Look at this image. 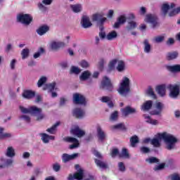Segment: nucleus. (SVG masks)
<instances>
[{
	"label": "nucleus",
	"mask_w": 180,
	"mask_h": 180,
	"mask_svg": "<svg viewBox=\"0 0 180 180\" xmlns=\"http://www.w3.org/2000/svg\"><path fill=\"white\" fill-rule=\"evenodd\" d=\"M159 140H162L167 145V150H172L175 147V144L178 143V139L171 134L163 132L158 134Z\"/></svg>",
	"instance_id": "nucleus-1"
},
{
	"label": "nucleus",
	"mask_w": 180,
	"mask_h": 180,
	"mask_svg": "<svg viewBox=\"0 0 180 180\" xmlns=\"http://www.w3.org/2000/svg\"><path fill=\"white\" fill-rule=\"evenodd\" d=\"M20 110L22 113H30V115H34V116H37V121L40 122V120H43L45 116L44 113H42L43 110L41 108H39L36 106H31L29 108H26L22 106H20Z\"/></svg>",
	"instance_id": "nucleus-2"
},
{
	"label": "nucleus",
	"mask_w": 180,
	"mask_h": 180,
	"mask_svg": "<svg viewBox=\"0 0 180 180\" xmlns=\"http://www.w3.org/2000/svg\"><path fill=\"white\" fill-rule=\"evenodd\" d=\"M117 91L121 96L124 97L130 94V79L128 77H124L122 79Z\"/></svg>",
	"instance_id": "nucleus-3"
},
{
	"label": "nucleus",
	"mask_w": 180,
	"mask_h": 180,
	"mask_svg": "<svg viewBox=\"0 0 180 180\" xmlns=\"http://www.w3.org/2000/svg\"><path fill=\"white\" fill-rule=\"evenodd\" d=\"M167 89L169 91V96L173 99H176L179 96L180 86L179 84H169Z\"/></svg>",
	"instance_id": "nucleus-4"
},
{
	"label": "nucleus",
	"mask_w": 180,
	"mask_h": 180,
	"mask_svg": "<svg viewBox=\"0 0 180 180\" xmlns=\"http://www.w3.org/2000/svg\"><path fill=\"white\" fill-rule=\"evenodd\" d=\"M17 21L22 25L28 26V25L33 22V17H32L30 14L20 13L17 15Z\"/></svg>",
	"instance_id": "nucleus-5"
},
{
	"label": "nucleus",
	"mask_w": 180,
	"mask_h": 180,
	"mask_svg": "<svg viewBox=\"0 0 180 180\" xmlns=\"http://www.w3.org/2000/svg\"><path fill=\"white\" fill-rule=\"evenodd\" d=\"M100 89L103 91H109L112 92L113 91V84L110 82V79H108V77H104L99 86Z\"/></svg>",
	"instance_id": "nucleus-6"
},
{
	"label": "nucleus",
	"mask_w": 180,
	"mask_h": 180,
	"mask_svg": "<svg viewBox=\"0 0 180 180\" xmlns=\"http://www.w3.org/2000/svg\"><path fill=\"white\" fill-rule=\"evenodd\" d=\"M146 20L148 23H151L153 29L158 27L160 22H158V17L155 14H148L146 16Z\"/></svg>",
	"instance_id": "nucleus-7"
},
{
	"label": "nucleus",
	"mask_w": 180,
	"mask_h": 180,
	"mask_svg": "<svg viewBox=\"0 0 180 180\" xmlns=\"http://www.w3.org/2000/svg\"><path fill=\"white\" fill-rule=\"evenodd\" d=\"M73 102L75 103V105H86V99L82 94L75 93L73 94Z\"/></svg>",
	"instance_id": "nucleus-8"
},
{
	"label": "nucleus",
	"mask_w": 180,
	"mask_h": 180,
	"mask_svg": "<svg viewBox=\"0 0 180 180\" xmlns=\"http://www.w3.org/2000/svg\"><path fill=\"white\" fill-rule=\"evenodd\" d=\"M63 140L66 141V143H73L72 145H70V150H74V148H78V147H79V141L76 138L67 136L64 138Z\"/></svg>",
	"instance_id": "nucleus-9"
},
{
	"label": "nucleus",
	"mask_w": 180,
	"mask_h": 180,
	"mask_svg": "<svg viewBox=\"0 0 180 180\" xmlns=\"http://www.w3.org/2000/svg\"><path fill=\"white\" fill-rule=\"evenodd\" d=\"M82 180L84 179V170L82 169H79L76 173L73 175L70 174L68 177V180Z\"/></svg>",
	"instance_id": "nucleus-10"
},
{
	"label": "nucleus",
	"mask_w": 180,
	"mask_h": 180,
	"mask_svg": "<svg viewBox=\"0 0 180 180\" xmlns=\"http://www.w3.org/2000/svg\"><path fill=\"white\" fill-rule=\"evenodd\" d=\"M70 133L72 134V136L81 139V137H84V135L85 134V131L79 129V127L76 126L70 130Z\"/></svg>",
	"instance_id": "nucleus-11"
},
{
	"label": "nucleus",
	"mask_w": 180,
	"mask_h": 180,
	"mask_svg": "<svg viewBox=\"0 0 180 180\" xmlns=\"http://www.w3.org/2000/svg\"><path fill=\"white\" fill-rule=\"evenodd\" d=\"M78 155V153H73L72 155H68V153H63L62 155V161L64 162V164H67V162H69V161H72V160L77 158Z\"/></svg>",
	"instance_id": "nucleus-12"
},
{
	"label": "nucleus",
	"mask_w": 180,
	"mask_h": 180,
	"mask_svg": "<svg viewBox=\"0 0 180 180\" xmlns=\"http://www.w3.org/2000/svg\"><path fill=\"white\" fill-rule=\"evenodd\" d=\"M136 112L137 110L136 108H131L130 105H127L122 110V113L125 117L129 116V115H134Z\"/></svg>",
	"instance_id": "nucleus-13"
},
{
	"label": "nucleus",
	"mask_w": 180,
	"mask_h": 180,
	"mask_svg": "<svg viewBox=\"0 0 180 180\" xmlns=\"http://www.w3.org/2000/svg\"><path fill=\"white\" fill-rule=\"evenodd\" d=\"M72 115L76 119H82L85 116V111L82 108H76L73 110Z\"/></svg>",
	"instance_id": "nucleus-14"
},
{
	"label": "nucleus",
	"mask_w": 180,
	"mask_h": 180,
	"mask_svg": "<svg viewBox=\"0 0 180 180\" xmlns=\"http://www.w3.org/2000/svg\"><path fill=\"white\" fill-rule=\"evenodd\" d=\"M81 25L84 29H88V27H91V26H92V22H91L89 17L87 15H83L82 17Z\"/></svg>",
	"instance_id": "nucleus-15"
},
{
	"label": "nucleus",
	"mask_w": 180,
	"mask_h": 180,
	"mask_svg": "<svg viewBox=\"0 0 180 180\" xmlns=\"http://www.w3.org/2000/svg\"><path fill=\"white\" fill-rule=\"evenodd\" d=\"M97 137L98 141H101V143L103 142L106 139V134H105V131L102 130L101 126L97 127Z\"/></svg>",
	"instance_id": "nucleus-16"
},
{
	"label": "nucleus",
	"mask_w": 180,
	"mask_h": 180,
	"mask_svg": "<svg viewBox=\"0 0 180 180\" xmlns=\"http://www.w3.org/2000/svg\"><path fill=\"white\" fill-rule=\"evenodd\" d=\"M127 20V18L124 15H120L117 19V22L114 24V27L115 29H119L120 25H124V22Z\"/></svg>",
	"instance_id": "nucleus-17"
},
{
	"label": "nucleus",
	"mask_w": 180,
	"mask_h": 180,
	"mask_svg": "<svg viewBox=\"0 0 180 180\" xmlns=\"http://www.w3.org/2000/svg\"><path fill=\"white\" fill-rule=\"evenodd\" d=\"M25 99H32L36 96V92L32 90H24L22 94Z\"/></svg>",
	"instance_id": "nucleus-18"
},
{
	"label": "nucleus",
	"mask_w": 180,
	"mask_h": 180,
	"mask_svg": "<svg viewBox=\"0 0 180 180\" xmlns=\"http://www.w3.org/2000/svg\"><path fill=\"white\" fill-rule=\"evenodd\" d=\"M156 109L152 111V115H159L162 113V109H164V104L161 102L156 103Z\"/></svg>",
	"instance_id": "nucleus-19"
},
{
	"label": "nucleus",
	"mask_w": 180,
	"mask_h": 180,
	"mask_svg": "<svg viewBox=\"0 0 180 180\" xmlns=\"http://www.w3.org/2000/svg\"><path fill=\"white\" fill-rule=\"evenodd\" d=\"M49 30H50V27L49 26L42 25L37 30V33L39 36H43V34H46Z\"/></svg>",
	"instance_id": "nucleus-20"
},
{
	"label": "nucleus",
	"mask_w": 180,
	"mask_h": 180,
	"mask_svg": "<svg viewBox=\"0 0 180 180\" xmlns=\"http://www.w3.org/2000/svg\"><path fill=\"white\" fill-rule=\"evenodd\" d=\"M153 108V101H147L141 105V110L144 112L150 110Z\"/></svg>",
	"instance_id": "nucleus-21"
},
{
	"label": "nucleus",
	"mask_w": 180,
	"mask_h": 180,
	"mask_svg": "<svg viewBox=\"0 0 180 180\" xmlns=\"http://www.w3.org/2000/svg\"><path fill=\"white\" fill-rule=\"evenodd\" d=\"M143 50H144V53H149L151 52V44H150V42L148 41V39H144L143 42Z\"/></svg>",
	"instance_id": "nucleus-22"
},
{
	"label": "nucleus",
	"mask_w": 180,
	"mask_h": 180,
	"mask_svg": "<svg viewBox=\"0 0 180 180\" xmlns=\"http://www.w3.org/2000/svg\"><path fill=\"white\" fill-rule=\"evenodd\" d=\"M119 158H125L127 160H129V158H130L129 150H127V148H122L121 153L119 155Z\"/></svg>",
	"instance_id": "nucleus-23"
},
{
	"label": "nucleus",
	"mask_w": 180,
	"mask_h": 180,
	"mask_svg": "<svg viewBox=\"0 0 180 180\" xmlns=\"http://www.w3.org/2000/svg\"><path fill=\"white\" fill-rule=\"evenodd\" d=\"M65 44L64 42H56L53 41L51 44V47L52 50H58V49H61V47H65Z\"/></svg>",
	"instance_id": "nucleus-24"
},
{
	"label": "nucleus",
	"mask_w": 180,
	"mask_h": 180,
	"mask_svg": "<svg viewBox=\"0 0 180 180\" xmlns=\"http://www.w3.org/2000/svg\"><path fill=\"white\" fill-rule=\"evenodd\" d=\"M165 84H160L156 86V91L158 92V95L160 96H164L165 95Z\"/></svg>",
	"instance_id": "nucleus-25"
},
{
	"label": "nucleus",
	"mask_w": 180,
	"mask_h": 180,
	"mask_svg": "<svg viewBox=\"0 0 180 180\" xmlns=\"http://www.w3.org/2000/svg\"><path fill=\"white\" fill-rule=\"evenodd\" d=\"M91 75V72H89V70H85L79 76V79L80 81H86L87 79H89Z\"/></svg>",
	"instance_id": "nucleus-26"
},
{
	"label": "nucleus",
	"mask_w": 180,
	"mask_h": 180,
	"mask_svg": "<svg viewBox=\"0 0 180 180\" xmlns=\"http://www.w3.org/2000/svg\"><path fill=\"white\" fill-rule=\"evenodd\" d=\"M179 56L178 51L169 52L167 54L166 58L168 61H171V60H175Z\"/></svg>",
	"instance_id": "nucleus-27"
},
{
	"label": "nucleus",
	"mask_w": 180,
	"mask_h": 180,
	"mask_svg": "<svg viewBox=\"0 0 180 180\" xmlns=\"http://www.w3.org/2000/svg\"><path fill=\"white\" fill-rule=\"evenodd\" d=\"M94 162L97 167H99V168H101L102 169H108V164H106V162L98 159H94Z\"/></svg>",
	"instance_id": "nucleus-28"
},
{
	"label": "nucleus",
	"mask_w": 180,
	"mask_h": 180,
	"mask_svg": "<svg viewBox=\"0 0 180 180\" xmlns=\"http://www.w3.org/2000/svg\"><path fill=\"white\" fill-rule=\"evenodd\" d=\"M144 119L146 120V123L149 124H153V126H157L158 124V120H153L150 115H143Z\"/></svg>",
	"instance_id": "nucleus-29"
},
{
	"label": "nucleus",
	"mask_w": 180,
	"mask_h": 180,
	"mask_svg": "<svg viewBox=\"0 0 180 180\" xmlns=\"http://www.w3.org/2000/svg\"><path fill=\"white\" fill-rule=\"evenodd\" d=\"M102 19H103V14L102 13H97L92 15L93 22H97V25L102 20Z\"/></svg>",
	"instance_id": "nucleus-30"
},
{
	"label": "nucleus",
	"mask_w": 180,
	"mask_h": 180,
	"mask_svg": "<svg viewBox=\"0 0 180 180\" xmlns=\"http://www.w3.org/2000/svg\"><path fill=\"white\" fill-rule=\"evenodd\" d=\"M6 157H8L9 158H13L15 157V149H13V147L9 146L7 148L6 153Z\"/></svg>",
	"instance_id": "nucleus-31"
},
{
	"label": "nucleus",
	"mask_w": 180,
	"mask_h": 180,
	"mask_svg": "<svg viewBox=\"0 0 180 180\" xmlns=\"http://www.w3.org/2000/svg\"><path fill=\"white\" fill-rule=\"evenodd\" d=\"M112 129L113 130H122V131H126V130H127V128H126V126L123 123H120V124L113 125L112 127Z\"/></svg>",
	"instance_id": "nucleus-32"
},
{
	"label": "nucleus",
	"mask_w": 180,
	"mask_h": 180,
	"mask_svg": "<svg viewBox=\"0 0 180 180\" xmlns=\"http://www.w3.org/2000/svg\"><path fill=\"white\" fill-rule=\"evenodd\" d=\"M70 8L75 13H79V12L82 11V6L81 4H72Z\"/></svg>",
	"instance_id": "nucleus-33"
},
{
	"label": "nucleus",
	"mask_w": 180,
	"mask_h": 180,
	"mask_svg": "<svg viewBox=\"0 0 180 180\" xmlns=\"http://www.w3.org/2000/svg\"><path fill=\"white\" fill-rule=\"evenodd\" d=\"M58 126H60V122H56L51 128L47 129L46 131H48V133H50V134H56V131Z\"/></svg>",
	"instance_id": "nucleus-34"
},
{
	"label": "nucleus",
	"mask_w": 180,
	"mask_h": 180,
	"mask_svg": "<svg viewBox=\"0 0 180 180\" xmlns=\"http://www.w3.org/2000/svg\"><path fill=\"white\" fill-rule=\"evenodd\" d=\"M167 68L168 71H170V72H180V65L167 66Z\"/></svg>",
	"instance_id": "nucleus-35"
},
{
	"label": "nucleus",
	"mask_w": 180,
	"mask_h": 180,
	"mask_svg": "<svg viewBox=\"0 0 180 180\" xmlns=\"http://www.w3.org/2000/svg\"><path fill=\"white\" fill-rule=\"evenodd\" d=\"M129 141L132 147H136V144L139 143L140 141L139 136L134 135L130 138Z\"/></svg>",
	"instance_id": "nucleus-36"
},
{
	"label": "nucleus",
	"mask_w": 180,
	"mask_h": 180,
	"mask_svg": "<svg viewBox=\"0 0 180 180\" xmlns=\"http://www.w3.org/2000/svg\"><path fill=\"white\" fill-rule=\"evenodd\" d=\"M116 37H117V32H116V31H112L106 36L107 40H113V39H116Z\"/></svg>",
	"instance_id": "nucleus-37"
},
{
	"label": "nucleus",
	"mask_w": 180,
	"mask_h": 180,
	"mask_svg": "<svg viewBox=\"0 0 180 180\" xmlns=\"http://www.w3.org/2000/svg\"><path fill=\"white\" fill-rule=\"evenodd\" d=\"M1 160L4 162L5 165H1L0 168H5V167H9V165H12V164H13V160L11 159H7L6 162L4 158H1Z\"/></svg>",
	"instance_id": "nucleus-38"
},
{
	"label": "nucleus",
	"mask_w": 180,
	"mask_h": 180,
	"mask_svg": "<svg viewBox=\"0 0 180 180\" xmlns=\"http://www.w3.org/2000/svg\"><path fill=\"white\" fill-rule=\"evenodd\" d=\"M137 27V23L134 21L128 22V25L127 26V30H133Z\"/></svg>",
	"instance_id": "nucleus-39"
},
{
	"label": "nucleus",
	"mask_w": 180,
	"mask_h": 180,
	"mask_svg": "<svg viewBox=\"0 0 180 180\" xmlns=\"http://www.w3.org/2000/svg\"><path fill=\"white\" fill-rule=\"evenodd\" d=\"M150 144L153 146V147L159 148L161 147V142H160V139L157 138H154L150 141Z\"/></svg>",
	"instance_id": "nucleus-40"
},
{
	"label": "nucleus",
	"mask_w": 180,
	"mask_h": 180,
	"mask_svg": "<svg viewBox=\"0 0 180 180\" xmlns=\"http://www.w3.org/2000/svg\"><path fill=\"white\" fill-rule=\"evenodd\" d=\"M117 70L119 72H122L125 70V65L123 60H120L118 63V65L117 67Z\"/></svg>",
	"instance_id": "nucleus-41"
},
{
	"label": "nucleus",
	"mask_w": 180,
	"mask_h": 180,
	"mask_svg": "<svg viewBox=\"0 0 180 180\" xmlns=\"http://www.w3.org/2000/svg\"><path fill=\"white\" fill-rule=\"evenodd\" d=\"M81 72V69L77 66H72L70 68V74H75L78 75Z\"/></svg>",
	"instance_id": "nucleus-42"
},
{
	"label": "nucleus",
	"mask_w": 180,
	"mask_h": 180,
	"mask_svg": "<svg viewBox=\"0 0 180 180\" xmlns=\"http://www.w3.org/2000/svg\"><path fill=\"white\" fill-rule=\"evenodd\" d=\"M30 53V51L29 50V49H22V51L21 52L22 59L25 60V59L27 58V57H29Z\"/></svg>",
	"instance_id": "nucleus-43"
},
{
	"label": "nucleus",
	"mask_w": 180,
	"mask_h": 180,
	"mask_svg": "<svg viewBox=\"0 0 180 180\" xmlns=\"http://www.w3.org/2000/svg\"><path fill=\"white\" fill-rule=\"evenodd\" d=\"M46 82L47 77L44 76L41 77L37 82L38 88H41V86H43V84H46Z\"/></svg>",
	"instance_id": "nucleus-44"
},
{
	"label": "nucleus",
	"mask_w": 180,
	"mask_h": 180,
	"mask_svg": "<svg viewBox=\"0 0 180 180\" xmlns=\"http://www.w3.org/2000/svg\"><path fill=\"white\" fill-rule=\"evenodd\" d=\"M169 9L170 6L167 4H165L162 6V12L165 16L168 13V11H169Z\"/></svg>",
	"instance_id": "nucleus-45"
},
{
	"label": "nucleus",
	"mask_w": 180,
	"mask_h": 180,
	"mask_svg": "<svg viewBox=\"0 0 180 180\" xmlns=\"http://www.w3.org/2000/svg\"><path fill=\"white\" fill-rule=\"evenodd\" d=\"M106 20H108V19H107L106 18H103V19H101V20H100V22H98L97 25H98V26L99 30H100L101 32H103V30L105 29V28L103 27V25H105V22Z\"/></svg>",
	"instance_id": "nucleus-46"
},
{
	"label": "nucleus",
	"mask_w": 180,
	"mask_h": 180,
	"mask_svg": "<svg viewBox=\"0 0 180 180\" xmlns=\"http://www.w3.org/2000/svg\"><path fill=\"white\" fill-rule=\"evenodd\" d=\"M119 155H120V152H119V149L117 148H113L110 153V155H111L112 158H115V157H119Z\"/></svg>",
	"instance_id": "nucleus-47"
},
{
	"label": "nucleus",
	"mask_w": 180,
	"mask_h": 180,
	"mask_svg": "<svg viewBox=\"0 0 180 180\" xmlns=\"http://www.w3.org/2000/svg\"><path fill=\"white\" fill-rule=\"evenodd\" d=\"M146 161L149 162V164H157L158 162H160V159L155 157H150L148 159H146Z\"/></svg>",
	"instance_id": "nucleus-48"
},
{
	"label": "nucleus",
	"mask_w": 180,
	"mask_h": 180,
	"mask_svg": "<svg viewBox=\"0 0 180 180\" xmlns=\"http://www.w3.org/2000/svg\"><path fill=\"white\" fill-rule=\"evenodd\" d=\"M117 117H119V112L117 111H115L110 115V120L112 122H116L117 120Z\"/></svg>",
	"instance_id": "nucleus-49"
},
{
	"label": "nucleus",
	"mask_w": 180,
	"mask_h": 180,
	"mask_svg": "<svg viewBox=\"0 0 180 180\" xmlns=\"http://www.w3.org/2000/svg\"><path fill=\"white\" fill-rule=\"evenodd\" d=\"M52 168L55 172H59L61 169V165L58 162H56L52 165Z\"/></svg>",
	"instance_id": "nucleus-50"
},
{
	"label": "nucleus",
	"mask_w": 180,
	"mask_h": 180,
	"mask_svg": "<svg viewBox=\"0 0 180 180\" xmlns=\"http://www.w3.org/2000/svg\"><path fill=\"white\" fill-rule=\"evenodd\" d=\"M116 63H117V60L116 59L112 60L110 62L108 65L110 71H112V70H115V65H116Z\"/></svg>",
	"instance_id": "nucleus-51"
},
{
	"label": "nucleus",
	"mask_w": 180,
	"mask_h": 180,
	"mask_svg": "<svg viewBox=\"0 0 180 180\" xmlns=\"http://www.w3.org/2000/svg\"><path fill=\"white\" fill-rule=\"evenodd\" d=\"M40 136H41V140L44 143H49V141H50L49 139V134H40Z\"/></svg>",
	"instance_id": "nucleus-52"
},
{
	"label": "nucleus",
	"mask_w": 180,
	"mask_h": 180,
	"mask_svg": "<svg viewBox=\"0 0 180 180\" xmlns=\"http://www.w3.org/2000/svg\"><path fill=\"white\" fill-rule=\"evenodd\" d=\"M43 53H44V49L41 47L39 51L34 54V58H39Z\"/></svg>",
	"instance_id": "nucleus-53"
},
{
	"label": "nucleus",
	"mask_w": 180,
	"mask_h": 180,
	"mask_svg": "<svg viewBox=\"0 0 180 180\" xmlns=\"http://www.w3.org/2000/svg\"><path fill=\"white\" fill-rule=\"evenodd\" d=\"M148 95L150 96H153V98H155V94L154 93V90L151 87V86H148V91H147Z\"/></svg>",
	"instance_id": "nucleus-54"
},
{
	"label": "nucleus",
	"mask_w": 180,
	"mask_h": 180,
	"mask_svg": "<svg viewBox=\"0 0 180 180\" xmlns=\"http://www.w3.org/2000/svg\"><path fill=\"white\" fill-rule=\"evenodd\" d=\"M100 101H101L103 103H108V102H110L111 98L109 96H103V97H101Z\"/></svg>",
	"instance_id": "nucleus-55"
},
{
	"label": "nucleus",
	"mask_w": 180,
	"mask_h": 180,
	"mask_svg": "<svg viewBox=\"0 0 180 180\" xmlns=\"http://www.w3.org/2000/svg\"><path fill=\"white\" fill-rule=\"evenodd\" d=\"M104 65H105V60H103V58L100 59L98 62V70H100V71H102V70H103Z\"/></svg>",
	"instance_id": "nucleus-56"
},
{
	"label": "nucleus",
	"mask_w": 180,
	"mask_h": 180,
	"mask_svg": "<svg viewBox=\"0 0 180 180\" xmlns=\"http://www.w3.org/2000/svg\"><path fill=\"white\" fill-rule=\"evenodd\" d=\"M56 85H57V84L55 82L50 83L49 86V92H53V91L56 89Z\"/></svg>",
	"instance_id": "nucleus-57"
},
{
	"label": "nucleus",
	"mask_w": 180,
	"mask_h": 180,
	"mask_svg": "<svg viewBox=\"0 0 180 180\" xmlns=\"http://www.w3.org/2000/svg\"><path fill=\"white\" fill-rule=\"evenodd\" d=\"M79 65L82 67V68H88V67H89V63L83 60L80 62Z\"/></svg>",
	"instance_id": "nucleus-58"
},
{
	"label": "nucleus",
	"mask_w": 180,
	"mask_h": 180,
	"mask_svg": "<svg viewBox=\"0 0 180 180\" xmlns=\"http://www.w3.org/2000/svg\"><path fill=\"white\" fill-rule=\"evenodd\" d=\"M12 137V134L9 133H5L0 134V140H3V139H9Z\"/></svg>",
	"instance_id": "nucleus-59"
},
{
	"label": "nucleus",
	"mask_w": 180,
	"mask_h": 180,
	"mask_svg": "<svg viewBox=\"0 0 180 180\" xmlns=\"http://www.w3.org/2000/svg\"><path fill=\"white\" fill-rule=\"evenodd\" d=\"M140 150L143 154H148V153H150V149L146 146L141 147Z\"/></svg>",
	"instance_id": "nucleus-60"
},
{
	"label": "nucleus",
	"mask_w": 180,
	"mask_h": 180,
	"mask_svg": "<svg viewBox=\"0 0 180 180\" xmlns=\"http://www.w3.org/2000/svg\"><path fill=\"white\" fill-rule=\"evenodd\" d=\"M165 37L164 36H158L155 37V41L156 43H162V41H164Z\"/></svg>",
	"instance_id": "nucleus-61"
},
{
	"label": "nucleus",
	"mask_w": 180,
	"mask_h": 180,
	"mask_svg": "<svg viewBox=\"0 0 180 180\" xmlns=\"http://www.w3.org/2000/svg\"><path fill=\"white\" fill-rule=\"evenodd\" d=\"M118 167H119L120 171H122V172L126 171V167L124 166V163H123V162H119Z\"/></svg>",
	"instance_id": "nucleus-62"
},
{
	"label": "nucleus",
	"mask_w": 180,
	"mask_h": 180,
	"mask_svg": "<svg viewBox=\"0 0 180 180\" xmlns=\"http://www.w3.org/2000/svg\"><path fill=\"white\" fill-rule=\"evenodd\" d=\"M94 155H95V157H97V158H98L99 160H102V158H103L101 153H99L98 150H94Z\"/></svg>",
	"instance_id": "nucleus-63"
},
{
	"label": "nucleus",
	"mask_w": 180,
	"mask_h": 180,
	"mask_svg": "<svg viewBox=\"0 0 180 180\" xmlns=\"http://www.w3.org/2000/svg\"><path fill=\"white\" fill-rule=\"evenodd\" d=\"M172 180H180L179 174H174L172 175Z\"/></svg>",
	"instance_id": "nucleus-64"
}]
</instances>
